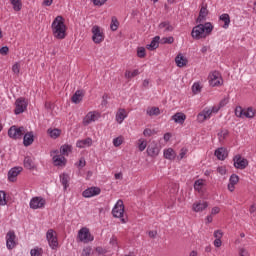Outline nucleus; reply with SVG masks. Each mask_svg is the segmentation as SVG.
Masks as SVG:
<instances>
[{
	"instance_id": "37",
	"label": "nucleus",
	"mask_w": 256,
	"mask_h": 256,
	"mask_svg": "<svg viewBox=\"0 0 256 256\" xmlns=\"http://www.w3.org/2000/svg\"><path fill=\"white\" fill-rule=\"evenodd\" d=\"M146 113L147 115H149V117H153V116L161 115V110L159 109V107H150V108H147Z\"/></svg>"
},
{
	"instance_id": "18",
	"label": "nucleus",
	"mask_w": 256,
	"mask_h": 256,
	"mask_svg": "<svg viewBox=\"0 0 256 256\" xmlns=\"http://www.w3.org/2000/svg\"><path fill=\"white\" fill-rule=\"evenodd\" d=\"M129 117V113L125 108H119L116 112L115 121L118 123V125H121L126 119Z\"/></svg>"
},
{
	"instance_id": "7",
	"label": "nucleus",
	"mask_w": 256,
	"mask_h": 256,
	"mask_svg": "<svg viewBox=\"0 0 256 256\" xmlns=\"http://www.w3.org/2000/svg\"><path fill=\"white\" fill-rule=\"evenodd\" d=\"M101 119V113L98 111H90L88 112L82 120V124L84 127L91 125V123H95V121H99Z\"/></svg>"
},
{
	"instance_id": "29",
	"label": "nucleus",
	"mask_w": 256,
	"mask_h": 256,
	"mask_svg": "<svg viewBox=\"0 0 256 256\" xmlns=\"http://www.w3.org/2000/svg\"><path fill=\"white\" fill-rule=\"evenodd\" d=\"M172 119L179 125H183V123H185V119H187V116L184 113L178 112L172 116Z\"/></svg>"
},
{
	"instance_id": "36",
	"label": "nucleus",
	"mask_w": 256,
	"mask_h": 256,
	"mask_svg": "<svg viewBox=\"0 0 256 256\" xmlns=\"http://www.w3.org/2000/svg\"><path fill=\"white\" fill-rule=\"evenodd\" d=\"M60 183H62L64 191H67V188L69 187V174H60Z\"/></svg>"
},
{
	"instance_id": "48",
	"label": "nucleus",
	"mask_w": 256,
	"mask_h": 256,
	"mask_svg": "<svg viewBox=\"0 0 256 256\" xmlns=\"http://www.w3.org/2000/svg\"><path fill=\"white\" fill-rule=\"evenodd\" d=\"M244 113H245V109H243V107L237 106L235 108V115H236V117H239L240 119H243Z\"/></svg>"
},
{
	"instance_id": "41",
	"label": "nucleus",
	"mask_w": 256,
	"mask_h": 256,
	"mask_svg": "<svg viewBox=\"0 0 256 256\" xmlns=\"http://www.w3.org/2000/svg\"><path fill=\"white\" fill-rule=\"evenodd\" d=\"M139 69H135V70H133V71H131V70H127L126 72H125V78L126 79H133V77H137V75H139Z\"/></svg>"
},
{
	"instance_id": "25",
	"label": "nucleus",
	"mask_w": 256,
	"mask_h": 256,
	"mask_svg": "<svg viewBox=\"0 0 256 256\" xmlns=\"http://www.w3.org/2000/svg\"><path fill=\"white\" fill-rule=\"evenodd\" d=\"M91 145H93V140L91 138L78 140L76 142V147H78L79 149H85V147H91Z\"/></svg>"
},
{
	"instance_id": "64",
	"label": "nucleus",
	"mask_w": 256,
	"mask_h": 256,
	"mask_svg": "<svg viewBox=\"0 0 256 256\" xmlns=\"http://www.w3.org/2000/svg\"><path fill=\"white\" fill-rule=\"evenodd\" d=\"M110 245H112V247H117V237L113 236L110 239Z\"/></svg>"
},
{
	"instance_id": "3",
	"label": "nucleus",
	"mask_w": 256,
	"mask_h": 256,
	"mask_svg": "<svg viewBox=\"0 0 256 256\" xmlns=\"http://www.w3.org/2000/svg\"><path fill=\"white\" fill-rule=\"evenodd\" d=\"M113 217L120 219L121 223H127V219L123 218L125 215V205L123 204V200H118L112 209Z\"/></svg>"
},
{
	"instance_id": "22",
	"label": "nucleus",
	"mask_w": 256,
	"mask_h": 256,
	"mask_svg": "<svg viewBox=\"0 0 256 256\" xmlns=\"http://www.w3.org/2000/svg\"><path fill=\"white\" fill-rule=\"evenodd\" d=\"M239 183V176L236 174H232L229 178V183H228V190L233 193L235 191V185Z\"/></svg>"
},
{
	"instance_id": "28",
	"label": "nucleus",
	"mask_w": 256,
	"mask_h": 256,
	"mask_svg": "<svg viewBox=\"0 0 256 256\" xmlns=\"http://www.w3.org/2000/svg\"><path fill=\"white\" fill-rule=\"evenodd\" d=\"M207 15H209V10H207V7L202 6L199 12V16L197 18V23H203V21L207 19Z\"/></svg>"
},
{
	"instance_id": "34",
	"label": "nucleus",
	"mask_w": 256,
	"mask_h": 256,
	"mask_svg": "<svg viewBox=\"0 0 256 256\" xmlns=\"http://www.w3.org/2000/svg\"><path fill=\"white\" fill-rule=\"evenodd\" d=\"M83 95V91L77 90L72 96V103H75L76 105L81 103V101H83Z\"/></svg>"
},
{
	"instance_id": "38",
	"label": "nucleus",
	"mask_w": 256,
	"mask_h": 256,
	"mask_svg": "<svg viewBox=\"0 0 256 256\" xmlns=\"http://www.w3.org/2000/svg\"><path fill=\"white\" fill-rule=\"evenodd\" d=\"M159 29H163L165 32L169 33L173 31V25L168 21H164L159 24Z\"/></svg>"
},
{
	"instance_id": "62",
	"label": "nucleus",
	"mask_w": 256,
	"mask_h": 256,
	"mask_svg": "<svg viewBox=\"0 0 256 256\" xmlns=\"http://www.w3.org/2000/svg\"><path fill=\"white\" fill-rule=\"evenodd\" d=\"M8 53H9V47L4 46L0 48V55H8Z\"/></svg>"
},
{
	"instance_id": "10",
	"label": "nucleus",
	"mask_w": 256,
	"mask_h": 256,
	"mask_svg": "<svg viewBox=\"0 0 256 256\" xmlns=\"http://www.w3.org/2000/svg\"><path fill=\"white\" fill-rule=\"evenodd\" d=\"M24 134H25L24 127H17L13 125L8 130V137H10V139H15V140L22 139Z\"/></svg>"
},
{
	"instance_id": "14",
	"label": "nucleus",
	"mask_w": 256,
	"mask_h": 256,
	"mask_svg": "<svg viewBox=\"0 0 256 256\" xmlns=\"http://www.w3.org/2000/svg\"><path fill=\"white\" fill-rule=\"evenodd\" d=\"M233 163H234V167L235 169H247V167H249V160H247L246 158H244L241 155H236L233 158Z\"/></svg>"
},
{
	"instance_id": "59",
	"label": "nucleus",
	"mask_w": 256,
	"mask_h": 256,
	"mask_svg": "<svg viewBox=\"0 0 256 256\" xmlns=\"http://www.w3.org/2000/svg\"><path fill=\"white\" fill-rule=\"evenodd\" d=\"M215 239H223V232L221 230L214 231Z\"/></svg>"
},
{
	"instance_id": "56",
	"label": "nucleus",
	"mask_w": 256,
	"mask_h": 256,
	"mask_svg": "<svg viewBox=\"0 0 256 256\" xmlns=\"http://www.w3.org/2000/svg\"><path fill=\"white\" fill-rule=\"evenodd\" d=\"M21 69V65H19L18 62H16L13 66H12V71L15 75H19V71Z\"/></svg>"
},
{
	"instance_id": "39",
	"label": "nucleus",
	"mask_w": 256,
	"mask_h": 256,
	"mask_svg": "<svg viewBox=\"0 0 256 256\" xmlns=\"http://www.w3.org/2000/svg\"><path fill=\"white\" fill-rule=\"evenodd\" d=\"M10 3L16 12L21 11V9H23V3H21V0H10Z\"/></svg>"
},
{
	"instance_id": "2",
	"label": "nucleus",
	"mask_w": 256,
	"mask_h": 256,
	"mask_svg": "<svg viewBox=\"0 0 256 256\" xmlns=\"http://www.w3.org/2000/svg\"><path fill=\"white\" fill-rule=\"evenodd\" d=\"M52 32L56 39H65L67 37V26L62 16H57L52 22Z\"/></svg>"
},
{
	"instance_id": "46",
	"label": "nucleus",
	"mask_w": 256,
	"mask_h": 256,
	"mask_svg": "<svg viewBox=\"0 0 256 256\" xmlns=\"http://www.w3.org/2000/svg\"><path fill=\"white\" fill-rule=\"evenodd\" d=\"M31 256H43V248L35 247L30 251Z\"/></svg>"
},
{
	"instance_id": "4",
	"label": "nucleus",
	"mask_w": 256,
	"mask_h": 256,
	"mask_svg": "<svg viewBox=\"0 0 256 256\" xmlns=\"http://www.w3.org/2000/svg\"><path fill=\"white\" fill-rule=\"evenodd\" d=\"M45 205H47V200L41 196H34L29 202L30 209L34 211H37V209H45Z\"/></svg>"
},
{
	"instance_id": "49",
	"label": "nucleus",
	"mask_w": 256,
	"mask_h": 256,
	"mask_svg": "<svg viewBox=\"0 0 256 256\" xmlns=\"http://www.w3.org/2000/svg\"><path fill=\"white\" fill-rule=\"evenodd\" d=\"M201 89H202V87L199 82H195L192 85V93H194V95H198V93L201 91Z\"/></svg>"
},
{
	"instance_id": "27",
	"label": "nucleus",
	"mask_w": 256,
	"mask_h": 256,
	"mask_svg": "<svg viewBox=\"0 0 256 256\" xmlns=\"http://www.w3.org/2000/svg\"><path fill=\"white\" fill-rule=\"evenodd\" d=\"M73 152V146L64 144L60 147V155L63 157H69V154Z\"/></svg>"
},
{
	"instance_id": "30",
	"label": "nucleus",
	"mask_w": 256,
	"mask_h": 256,
	"mask_svg": "<svg viewBox=\"0 0 256 256\" xmlns=\"http://www.w3.org/2000/svg\"><path fill=\"white\" fill-rule=\"evenodd\" d=\"M215 156L217 157V159H219V161H225V159L227 158V150L225 148H218L215 151Z\"/></svg>"
},
{
	"instance_id": "8",
	"label": "nucleus",
	"mask_w": 256,
	"mask_h": 256,
	"mask_svg": "<svg viewBox=\"0 0 256 256\" xmlns=\"http://www.w3.org/2000/svg\"><path fill=\"white\" fill-rule=\"evenodd\" d=\"M50 155L55 167H65L67 165V159L62 154H59V150H53Z\"/></svg>"
},
{
	"instance_id": "58",
	"label": "nucleus",
	"mask_w": 256,
	"mask_h": 256,
	"mask_svg": "<svg viewBox=\"0 0 256 256\" xmlns=\"http://www.w3.org/2000/svg\"><path fill=\"white\" fill-rule=\"evenodd\" d=\"M217 171L220 175H226L227 174V168L225 166H219L217 168Z\"/></svg>"
},
{
	"instance_id": "63",
	"label": "nucleus",
	"mask_w": 256,
	"mask_h": 256,
	"mask_svg": "<svg viewBox=\"0 0 256 256\" xmlns=\"http://www.w3.org/2000/svg\"><path fill=\"white\" fill-rule=\"evenodd\" d=\"M227 103H229V98H224L220 103H219V108L221 109V107H225V105H227Z\"/></svg>"
},
{
	"instance_id": "20",
	"label": "nucleus",
	"mask_w": 256,
	"mask_h": 256,
	"mask_svg": "<svg viewBox=\"0 0 256 256\" xmlns=\"http://www.w3.org/2000/svg\"><path fill=\"white\" fill-rule=\"evenodd\" d=\"M207 119H211V111H209V108H204L200 113H198L197 121L199 123H205Z\"/></svg>"
},
{
	"instance_id": "40",
	"label": "nucleus",
	"mask_w": 256,
	"mask_h": 256,
	"mask_svg": "<svg viewBox=\"0 0 256 256\" xmlns=\"http://www.w3.org/2000/svg\"><path fill=\"white\" fill-rule=\"evenodd\" d=\"M137 147L140 152H143L145 149H147V141L145 138H140L137 142Z\"/></svg>"
},
{
	"instance_id": "57",
	"label": "nucleus",
	"mask_w": 256,
	"mask_h": 256,
	"mask_svg": "<svg viewBox=\"0 0 256 256\" xmlns=\"http://www.w3.org/2000/svg\"><path fill=\"white\" fill-rule=\"evenodd\" d=\"M137 55H138V57H140V59H143V57H145V55H146L145 48L139 47L137 49Z\"/></svg>"
},
{
	"instance_id": "12",
	"label": "nucleus",
	"mask_w": 256,
	"mask_h": 256,
	"mask_svg": "<svg viewBox=\"0 0 256 256\" xmlns=\"http://www.w3.org/2000/svg\"><path fill=\"white\" fill-rule=\"evenodd\" d=\"M92 41L96 44L103 43L105 41V35L103 34V30L98 25L92 27Z\"/></svg>"
},
{
	"instance_id": "19",
	"label": "nucleus",
	"mask_w": 256,
	"mask_h": 256,
	"mask_svg": "<svg viewBox=\"0 0 256 256\" xmlns=\"http://www.w3.org/2000/svg\"><path fill=\"white\" fill-rule=\"evenodd\" d=\"M161 153V148L155 143L150 144L147 147V155L149 157H157Z\"/></svg>"
},
{
	"instance_id": "21",
	"label": "nucleus",
	"mask_w": 256,
	"mask_h": 256,
	"mask_svg": "<svg viewBox=\"0 0 256 256\" xmlns=\"http://www.w3.org/2000/svg\"><path fill=\"white\" fill-rule=\"evenodd\" d=\"M24 167L25 169H29L30 171L37 169V165H35V158L31 156H26L24 158Z\"/></svg>"
},
{
	"instance_id": "6",
	"label": "nucleus",
	"mask_w": 256,
	"mask_h": 256,
	"mask_svg": "<svg viewBox=\"0 0 256 256\" xmlns=\"http://www.w3.org/2000/svg\"><path fill=\"white\" fill-rule=\"evenodd\" d=\"M46 240L50 249L55 250L59 247V240L57 239V232H55V230L49 229L46 232Z\"/></svg>"
},
{
	"instance_id": "11",
	"label": "nucleus",
	"mask_w": 256,
	"mask_h": 256,
	"mask_svg": "<svg viewBox=\"0 0 256 256\" xmlns=\"http://www.w3.org/2000/svg\"><path fill=\"white\" fill-rule=\"evenodd\" d=\"M208 81L211 87H219L223 85V78L218 71L211 72L208 76Z\"/></svg>"
},
{
	"instance_id": "53",
	"label": "nucleus",
	"mask_w": 256,
	"mask_h": 256,
	"mask_svg": "<svg viewBox=\"0 0 256 256\" xmlns=\"http://www.w3.org/2000/svg\"><path fill=\"white\" fill-rule=\"evenodd\" d=\"M93 2V5H95V7H103V5H105V3H107V0H91Z\"/></svg>"
},
{
	"instance_id": "47",
	"label": "nucleus",
	"mask_w": 256,
	"mask_h": 256,
	"mask_svg": "<svg viewBox=\"0 0 256 256\" xmlns=\"http://www.w3.org/2000/svg\"><path fill=\"white\" fill-rule=\"evenodd\" d=\"M123 141H124L123 136H118L113 139L112 143L114 147H121V145H123Z\"/></svg>"
},
{
	"instance_id": "54",
	"label": "nucleus",
	"mask_w": 256,
	"mask_h": 256,
	"mask_svg": "<svg viewBox=\"0 0 256 256\" xmlns=\"http://www.w3.org/2000/svg\"><path fill=\"white\" fill-rule=\"evenodd\" d=\"M92 251H93V248H91V246H88L83 249L82 256H91Z\"/></svg>"
},
{
	"instance_id": "15",
	"label": "nucleus",
	"mask_w": 256,
	"mask_h": 256,
	"mask_svg": "<svg viewBox=\"0 0 256 256\" xmlns=\"http://www.w3.org/2000/svg\"><path fill=\"white\" fill-rule=\"evenodd\" d=\"M21 173H23V167L15 166V167L11 168L8 171V181L10 183H15L17 181V177H19V175H21Z\"/></svg>"
},
{
	"instance_id": "35",
	"label": "nucleus",
	"mask_w": 256,
	"mask_h": 256,
	"mask_svg": "<svg viewBox=\"0 0 256 256\" xmlns=\"http://www.w3.org/2000/svg\"><path fill=\"white\" fill-rule=\"evenodd\" d=\"M256 115V111L255 109H253V107H248L246 109H244V115H243V119H253V117H255Z\"/></svg>"
},
{
	"instance_id": "24",
	"label": "nucleus",
	"mask_w": 256,
	"mask_h": 256,
	"mask_svg": "<svg viewBox=\"0 0 256 256\" xmlns=\"http://www.w3.org/2000/svg\"><path fill=\"white\" fill-rule=\"evenodd\" d=\"M219 21L223 23L222 29H227L231 25V17L227 13H223L219 16Z\"/></svg>"
},
{
	"instance_id": "16",
	"label": "nucleus",
	"mask_w": 256,
	"mask_h": 256,
	"mask_svg": "<svg viewBox=\"0 0 256 256\" xmlns=\"http://www.w3.org/2000/svg\"><path fill=\"white\" fill-rule=\"evenodd\" d=\"M97 195H101V188L97 186L89 187L82 192V197H85V199H91V197H97Z\"/></svg>"
},
{
	"instance_id": "55",
	"label": "nucleus",
	"mask_w": 256,
	"mask_h": 256,
	"mask_svg": "<svg viewBox=\"0 0 256 256\" xmlns=\"http://www.w3.org/2000/svg\"><path fill=\"white\" fill-rule=\"evenodd\" d=\"M239 256H250L249 251L246 248L240 247L238 249Z\"/></svg>"
},
{
	"instance_id": "43",
	"label": "nucleus",
	"mask_w": 256,
	"mask_h": 256,
	"mask_svg": "<svg viewBox=\"0 0 256 256\" xmlns=\"http://www.w3.org/2000/svg\"><path fill=\"white\" fill-rule=\"evenodd\" d=\"M229 136V130L223 129L218 133V139L220 141V143H223V141H225V139H227V137Z\"/></svg>"
},
{
	"instance_id": "5",
	"label": "nucleus",
	"mask_w": 256,
	"mask_h": 256,
	"mask_svg": "<svg viewBox=\"0 0 256 256\" xmlns=\"http://www.w3.org/2000/svg\"><path fill=\"white\" fill-rule=\"evenodd\" d=\"M77 239L80 243H91L95 240V237L91 235L89 228L83 227L78 231Z\"/></svg>"
},
{
	"instance_id": "13",
	"label": "nucleus",
	"mask_w": 256,
	"mask_h": 256,
	"mask_svg": "<svg viewBox=\"0 0 256 256\" xmlns=\"http://www.w3.org/2000/svg\"><path fill=\"white\" fill-rule=\"evenodd\" d=\"M27 105H29V103L25 98L16 99L14 114L21 115V113H25V111H27Z\"/></svg>"
},
{
	"instance_id": "17",
	"label": "nucleus",
	"mask_w": 256,
	"mask_h": 256,
	"mask_svg": "<svg viewBox=\"0 0 256 256\" xmlns=\"http://www.w3.org/2000/svg\"><path fill=\"white\" fill-rule=\"evenodd\" d=\"M207 207H209V203L207 201L199 200L192 205V211L195 213H201L202 211H205Z\"/></svg>"
},
{
	"instance_id": "61",
	"label": "nucleus",
	"mask_w": 256,
	"mask_h": 256,
	"mask_svg": "<svg viewBox=\"0 0 256 256\" xmlns=\"http://www.w3.org/2000/svg\"><path fill=\"white\" fill-rule=\"evenodd\" d=\"M221 213V208L215 206L211 209V215H219Z\"/></svg>"
},
{
	"instance_id": "31",
	"label": "nucleus",
	"mask_w": 256,
	"mask_h": 256,
	"mask_svg": "<svg viewBox=\"0 0 256 256\" xmlns=\"http://www.w3.org/2000/svg\"><path fill=\"white\" fill-rule=\"evenodd\" d=\"M177 67H185L187 65V58L183 54H178L175 58Z\"/></svg>"
},
{
	"instance_id": "32",
	"label": "nucleus",
	"mask_w": 256,
	"mask_h": 256,
	"mask_svg": "<svg viewBox=\"0 0 256 256\" xmlns=\"http://www.w3.org/2000/svg\"><path fill=\"white\" fill-rule=\"evenodd\" d=\"M194 189L198 191V193H203V189H205V180L198 179L194 182Z\"/></svg>"
},
{
	"instance_id": "60",
	"label": "nucleus",
	"mask_w": 256,
	"mask_h": 256,
	"mask_svg": "<svg viewBox=\"0 0 256 256\" xmlns=\"http://www.w3.org/2000/svg\"><path fill=\"white\" fill-rule=\"evenodd\" d=\"M219 109H221L219 106H213L208 108V111H210V115H213V113H219Z\"/></svg>"
},
{
	"instance_id": "45",
	"label": "nucleus",
	"mask_w": 256,
	"mask_h": 256,
	"mask_svg": "<svg viewBox=\"0 0 256 256\" xmlns=\"http://www.w3.org/2000/svg\"><path fill=\"white\" fill-rule=\"evenodd\" d=\"M7 205V194L5 191L0 190V206L5 207Z\"/></svg>"
},
{
	"instance_id": "52",
	"label": "nucleus",
	"mask_w": 256,
	"mask_h": 256,
	"mask_svg": "<svg viewBox=\"0 0 256 256\" xmlns=\"http://www.w3.org/2000/svg\"><path fill=\"white\" fill-rule=\"evenodd\" d=\"M143 135H144V137H151V136L155 135V130H151L149 128H146L143 131Z\"/></svg>"
},
{
	"instance_id": "42",
	"label": "nucleus",
	"mask_w": 256,
	"mask_h": 256,
	"mask_svg": "<svg viewBox=\"0 0 256 256\" xmlns=\"http://www.w3.org/2000/svg\"><path fill=\"white\" fill-rule=\"evenodd\" d=\"M48 135L51 137V139H57L59 135H61V130L55 128V129H48Z\"/></svg>"
},
{
	"instance_id": "26",
	"label": "nucleus",
	"mask_w": 256,
	"mask_h": 256,
	"mask_svg": "<svg viewBox=\"0 0 256 256\" xmlns=\"http://www.w3.org/2000/svg\"><path fill=\"white\" fill-rule=\"evenodd\" d=\"M163 155L164 159H168V161H173L177 157V153L173 148L164 149Z\"/></svg>"
},
{
	"instance_id": "9",
	"label": "nucleus",
	"mask_w": 256,
	"mask_h": 256,
	"mask_svg": "<svg viewBox=\"0 0 256 256\" xmlns=\"http://www.w3.org/2000/svg\"><path fill=\"white\" fill-rule=\"evenodd\" d=\"M6 248L11 251L17 247V235L15 231L10 230L6 233Z\"/></svg>"
},
{
	"instance_id": "33",
	"label": "nucleus",
	"mask_w": 256,
	"mask_h": 256,
	"mask_svg": "<svg viewBox=\"0 0 256 256\" xmlns=\"http://www.w3.org/2000/svg\"><path fill=\"white\" fill-rule=\"evenodd\" d=\"M160 39L161 38L159 36L154 37L151 43L146 46L147 49H149V51H155V49L159 47Z\"/></svg>"
},
{
	"instance_id": "23",
	"label": "nucleus",
	"mask_w": 256,
	"mask_h": 256,
	"mask_svg": "<svg viewBox=\"0 0 256 256\" xmlns=\"http://www.w3.org/2000/svg\"><path fill=\"white\" fill-rule=\"evenodd\" d=\"M33 141H35V136L33 135V132H27L24 134V137H23L24 147H29L30 145H33Z\"/></svg>"
},
{
	"instance_id": "50",
	"label": "nucleus",
	"mask_w": 256,
	"mask_h": 256,
	"mask_svg": "<svg viewBox=\"0 0 256 256\" xmlns=\"http://www.w3.org/2000/svg\"><path fill=\"white\" fill-rule=\"evenodd\" d=\"M175 41V38H173V36H169V37H164L160 40V42L163 45H171V43H173Z\"/></svg>"
},
{
	"instance_id": "51",
	"label": "nucleus",
	"mask_w": 256,
	"mask_h": 256,
	"mask_svg": "<svg viewBox=\"0 0 256 256\" xmlns=\"http://www.w3.org/2000/svg\"><path fill=\"white\" fill-rule=\"evenodd\" d=\"M188 152H189V150L187 148H182L178 155V161H181V159H185V157H187Z\"/></svg>"
},
{
	"instance_id": "1",
	"label": "nucleus",
	"mask_w": 256,
	"mask_h": 256,
	"mask_svg": "<svg viewBox=\"0 0 256 256\" xmlns=\"http://www.w3.org/2000/svg\"><path fill=\"white\" fill-rule=\"evenodd\" d=\"M215 27L211 22H206L204 24H198L192 28L191 37L195 39V41H199L201 39H207L211 33H213V29Z\"/></svg>"
},
{
	"instance_id": "44",
	"label": "nucleus",
	"mask_w": 256,
	"mask_h": 256,
	"mask_svg": "<svg viewBox=\"0 0 256 256\" xmlns=\"http://www.w3.org/2000/svg\"><path fill=\"white\" fill-rule=\"evenodd\" d=\"M110 29L111 31H117L119 29V20L115 16L111 18Z\"/></svg>"
}]
</instances>
